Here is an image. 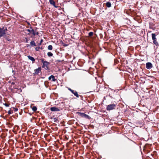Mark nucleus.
<instances>
[{"instance_id":"7","label":"nucleus","mask_w":159,"mask_h":159,"mask_svg":"<svg viewBox=\"0 0 159 159\" xmlns=\"http://www.w3.org/2000/svg\"><path fill=\"white\" fill-rule=\"evenodd\" d=\"M41 67H39L38 68L34 70V74L35 75H38L41 71Z\"/></svg>"},{"instance_id":"18","label":"nucleus","mask_w":159,"mask_h":159,"mask_svg":"<svg viewBox=\"0 0 159 159\" xmlns=\"http://www.w3.org/2000/svg\"><path fill=\"white\" fill-rule=\"evenodd\" d=\"M53 48L52 46L51 45H49L48 46V50H52Z\"/></svg>"},{"instance_id":"17","label":"nucleus","mask_w":159,"mask_h":159,"mask_svg":"<svg viewBox=\"0 0 159 159\" xmlns=\"http://www.w3.org/2000/svg\"><path fill=\"white\" fill-rule=\"evenodd\" d=\"M47 55L49 57H51L53 56V54L51 52H48L47 53Z\"/></svg>"},{"instance_id":"5","label":"nucleus","mask_w":159,"mask_h":159,"mask_svg":"<svg viewBox=\"0 0 159 159\" xmlns=\"http://www.w3.org/2000/svg\"><path fill=\"white\" fill-rule=\"evenodd\" d=\"M78 113L79 115L82 117H84L88 119L90 118V117L88 115L84 113L79 112Z\"/></svg>"},{"instance_id":"21","label":"nucleus","mask_w":159,"mask_h":159,"mask_svg":"<svg viewBox=\"0 0 159 159\" xmlns=\"http://www.w3.org/2000/svg\"><path fill=\"white\" fill-rule=\"evenodd\" d=\"M3 104L6 107H8L9 106L10 104H8L6 103Z\"/></svg>"},{"instance_id":"9","label":"nucleus","mask_w":159,"mask_h":159,"mask_svg":"<svg viewBox=\"0 0 159 159\" xmlns=\"http://www.w3.org/2000/svg\"><path fill=\"white\" fill-rule=\"evenodd\" d=\"M52 79V81H55L56 80V79H55V76L52 75L50 76L48 78L49 80H51Z\"/></svg>"},{"instance_id":"19","label":"nucleus","mask_w":159,"mask_h":159,"mask_svg":"<svg viewBox=\"0 0 159 159\" xmlns=\"http://www.w3.org/2000/svg\"><path fill=\"white\" fill-rule=\"evenodd\" d=\"M27 31V32H28V34H30V33H31V29H27L26 30Z\"/></svg>"},{"instance_id":"12","label":"nucleus","mask_w":159,"mask_h":159,"mask_svg":"<svg viewBox=\"0 0 159 159\" xmlns=\"http://www.w3.org/2000/svg\"><path fill=\"white\" fill-rule=\"evenodd\" d=\"M71 93L73 94L74 95H75L77 98L79 97V95L78 94V93L76 91L73 90V92H72Z\"/></svg>"},{"instance_id":"16","label":"nucleus","mask_w":159,"mask_h":159,"mask_svg":"<svg viewBox=\"0 0 159 159\" xmlns=\"http://www.w3.org/2000/svg\"><path fill=\"white\" fill-rule=\"evenodd\" d=\"M32 109L35 112L37 110V108L36 106H34L32 107Z\"/></svg>"},{"instance_id":"2","label":"nucleus","mask_w":159,"mask_h":159,"mask_svg":"<svg viewBox=\"0 0 159 159\" xmlns=\"http://www.w3.org/2000/svg\"><path fill=\"white\" fill-rule=\"evenodd\" d=\"M156 35L154 33H152V38L153 40V42L156 46H159V44H158L157 42V39L156 38Z\"/></svg>"},{"instance_id":"25","label":"nucleus","mask_w":159,"mask_h":159,"mask_svg":"<svg viewBox=\"0 0 159 159\" xmlns=\"http://www.w3.org/2000/svg\"><path fill=\"white\" fill-rule=\"evenodd\" d=\"M69 90H70L71 92H73V90H72V89H71L70 88H69L68 89Z\"/></svg>"},{"instance_id":"15","label":"nucleus","mask_w":159,"mask_h":159,"mask_svg":"<svg viewBox=\"0 0 159 159\" xmlns=\"http://www.w3.org/2000/svg\"><path fill=\"white\" fill-rule=\"evenodd\" d=\"M111 3L109 2H107L106 3V6L108 7H111Z\"/></svg>"},{"instance_id":"4","label":"nucleus","mask_w":159,"mask_h":159,"mask_svg":"<svg viewBox=\"0 0 159 159\" xmlns=\"http://www.w3.org/2000/svg\"><path fill=\"white\" fill-rule=\"evenodd\" d=\"M7 30V29L6 28L5 29L4 28H0V38L5 34L6 31Z\"/></svg>"},{"instance_id":"10","label":"nucleus","mask_w":159,"mask_h":159,"mask_svg":"<svg viewBox=\"0 0 159 159\" xmlns=\"http://www.w3.org/2000/svg\"><path fill=\"white\" fill-rule=\"evenodd\" d=\"M49 2L50 4L53 6L54 7H57L55 5V2L53 0H49Z\"/></svg>"},{"instance_id":"28","label":"nucleus","mask_w":159,"mask_h":159,"mask_svg":"<svg viewBox=\"0 0 159 159\" xmlns=\"http://www.w3.org/2000/svg\"><path fill=\"white\" fill-rule=\"evenodd\" d=\"M36 34L38 35L39 34V32H37V33H36Z\"/></svg>"},{"instance_id":"6","label":"nucleus","mask_w":159,"mask_h":159,"mask_svg":"<svg viewBox=\"0 0 159 159\" xmlns=\"http://www.w3.org/2000/svg\"><path fill=\"white\" fill-rule=\"evenodd\" d=\"M152 64L149 62H148L146 64V67L147 69H150L152 68Z\"/></svg>"},{"instance_id":"23","label":"nucleus","mask_w":159,"mask_h":159,"mask_svg":"<svg viewBox=\"0 0 159 159\" xmlns=\"http://www.w3.org/2000/svg\"><path fill=\"white\" fill-rule=\"evenodd\" d=\"M12 113L11 111V109L8 112V114L10 115Z\"/></svg>"},{"instance_id":"29","label":"nucleus","mask_w":159,"mask_h":159,"mask_svg":"<svg viewBox=\"0 0 159 159\" xmlns=\"http://www.w3.org/2000/svg\"><path fill=\"white\" fill-rule=\"evenodd\" d=\"M18 110V109H15V111H17Z\"/></svg>"},{"instance_id":"27","label":"nucleus","mask_w":159,"mask_h":159,"mask_svg":"<svg viewBox=\"0 0 159 159\" xmlns=\"http://www.w3.org/2000/svg\"><path fill=\"white\" fill-rule=\"evenodd\" d=\"M35 50H36V51H37L38 50V49L37 48H35Z\"/></svg>"},{"instance_id":"3","label":"nucleus","mask_w":159,"mask_h":159,"mask_svg":"<svg viewBox=\"0 0 159 159\" xmlns=\"http://www.w3.org/2000/svg\"><path fill=\"white\" fill-rule=\"evenodd\" d=\"M116 105L115 104H111L107 106V109L108 111L113 110L115 109Z\"/></svg>"},{"instance_id":"22","label":"nucleus","mask_w":159,"mask_h":159,"mask_svg":"<svg viewBox=\"0 0 159 159\" xmlns=\"http://www.w3.org/2000/svg\"><path fill=\"white\" fill-rule=\"evenodd\" d=\"M25 40H24V41L26 43H28V39L27 38H25Z\"/></svg>"},{"instance_id":"14","label":"nucleus","mask_w":159,"mask_h":159,"mask_svg":"<svg viewBox=\"0 0 159 159\" xmlns=\"http://www.w3.org/2000/svg\"><path fill=\"white\" fill-rule=\"evenodd\" d=\"M30 29H31V33L33 34L34 36L36 35V33L34 30L32 29L31 27H30Z\"/></svg>"},{"instance_id":"20","label":"nucleus","mask_w":159,"mask_h":159,"mask_svg":"<svg viewBox=\"0 0 159 159\" xmlns=\"http://www.w3.org/2000/svg\"><path fill=\"white\" fill-rule=\"evenodd\" d=\"M93 32H90L89 33V36H91L93 35Z\"/></svg>"},{"instance_id":"13","label":"nucleus","mask_w":159,"mask_h":159,"mask_svg":"<svg viewBox=\"0 0 159 159\" xmlns=\"http://www.w3.org/2000/svg\"><path fill=\"white\" fill-rule=\"evenodd\" d=\"M30 46H36V44L34 40H32L30 42Z\"/></svg>"},{"instance_id":"24","label":"nucleus","mask_w":159,"mask_h":159,"mask_svg":"<svg viewBox=\"0 0 159 159\" xmlns=\"http://www.w3.org/2000/svg\"><path fill=\"white\" fill-rule=\"evenodd\" d=\"M43 41V39H41V41H40V43L39 44V45H41V44L42 43Z\"/></svg>"},{"instance_id":"1","label":"nucleus","mask_w":159,"mask_h":159,"mask_svg":"<svg viewBox=\"0 0 159 159\" xmlns=\"http://www.w3.org/2000/svg\"><path fill=\"white\" fill-rule=\"evenodd\" d=\"M41 61L43 63L42 67L46 70H48V65L50 64V63L48 61H44L43 58L41 59Z\"/></svg>"},{"instance_id":"8","label":"nucleus","mask_w":159,"mask_h":159,"mask_svg":"<svg viewBox=\"0 0 159 159\" xmlns=\"http://www.w3.org/2000/svg\"><path fill=\"white\" fill-rule=\"evenodd\" d=\"M50 110L52 111H60V110L58 108L56 107H51L50 108Z\"/></svg>"},{"instance_id":"30","label":"nucleus","mask_w":159,"mask_h":159,"mask_svg":"<svg viewBox=\"0 0 159 159\" xmlns=\"http://www.w3.org/2000/svg\"><path fill=\"white\" fill-rule=\"evenodd\" d=\"M30 46V45L29 44H27V47H29V46Z\"/></svg>"},{"instance_id":"11","label":"nucleus","mask_w":159,"mask_h":159,"mask_svg":"<svg viewBox=\"0 0 159 159\" xmlns=\"http://www.w3.org/2000/svg\"><path fill=\"white\" fill-rule=\"evenodd\" d=\"M27 57L29 59L32 61L33 62H34L35 61V59L33 57L30 56L29 55Z\"/></svg>"},{"instance_id":"26","label":"nucleus","mask_w":159,"mask_h":159,"mask_svg":"<svg viewBox=\"0 0 159 159\" xmlns=\"http://www.w3.org/2000/svg\"><path fill=\"white\" fill-rule=\"evenodd\" d=\"M7 40L8 41H10L11 40V39H7Z\"/></svg>"}]
</instances>
